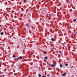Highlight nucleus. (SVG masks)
<instances>
[{
    "instance_id": "f257e3e1",
    "label": "nucleus",
    "mask_w": 77,
    "mask_h": 77,
    "mask_svg": "<svg viewBox=\"0 0 77 77\" xmlns=\"http://www.w3.org/2000/svg\"><path fill=\"white\" fill-rule=\"evenodd\" d=\"M23 59V57L22 56H20L19 57L17 58V59L19 60H21Z\"/></svg>"
},
{
    "instance_id": "f03ea898",
    "label": "nucleus",
    "mask_w": 77,
    "mask_h": 77,
    "mask_svg": "<svg viewBox=\"0 0 77 77\" xmlns=\"http://www.w3.org/2000/svg\"><path fill=\"white\" fill-rule=\"evenodd\" d=\"M55 65L54 64H52L51 65V67H53V68H54L55 66Z\"/></svg>"
},
{
    "instance_id": "7ed1b4c3",
    "label": "nucleus",
    "mask_w": 77,
    "mask_h": 77,
    "mask_svg": "<svg viewBox=\"0 0 77 77\" xmlns=\"http://www.w3.org/2000/svg\"><path fill=\"white\" fill-rule=\"evenodd\" d=\"M65 75H66V72H64V74H62V76H64Z\"/></svg>"
},
{
    "instance_id": "20e7f679",
    "label": "nucleus",
    "mask_w": 77,
    "mask_h": 77,
    "mask_svg": "<svg viewBox=\"0 0 77 77\" xmlns=\"http://www.w3.org/2000/svg\"><path fill=\"white\" fill-rule=\"evenodd\" d=\"M26 26H27H27H29V23H28L27 24H26Z\"/></svg>"
},
{
    "instance_id": "39448f33",
    "label": "nucleus",
    "mask_w": 77,
    "mask_h": 77,
    "mask_svg": "<svg viewBox=\"0 0 77 77\" xmlns=\"http://www.w3.org/2000/svg\"><path fill=\"white\" fill-rule=\"evenodd\" d=\"M46 53H47V52L46 51H45L44 52H43V54H46Z\"/></svg>"
},
{
    "instance_id": "423d86ee",
    "label": "nucleus",
    "mask_w": 77,
    "mask_h": 77,
    "mask_svg": "<svg viewBox=\"0 0 77 77\" xmlns=\"http://www.w3.org/2000/svg\"><path fill=\"white\" fill-rule=\"evenodd\" d=\"M48 57H47V56H46L45 57V59H48Z\"/></svg>"
},
{
    "instance_id": "0eeeda50",
    "label": "nucleus",
    "mask_w": 77,
    "mask_h": 77,
    "mask_svg": "<svg viewBox=\"0 0 77 77\" xmlns=\"http://www.w3.org/2000/svg\"><path fill=\"white\" fill-rule=\"evenodd\" d=\"M38 76H39V77H41V74L40 73H38Z\"/></svg>"
},
{
    "instance_id": "6e6552de",
    "label": "nucleus",
    "mask_w": 77,
    "mask_h": 77,
    "mask_svg": "<svg viewBox=\"0 0 77 77\" xmlns=\"http://www.w3.org/2000/svg\"><path fill=\"white\" fill-rule=\"evenodd\" d=\"M12 57H13V58H15V57H16V56H15V55H13Z\"/></svg>"
},
{
    "instance_id": "1a4fd4ad",
    "label": "nucleus",
    "mask_w": 77,
    "mask_h": 77,
    "mask_svg": "<svg viewBox=\"0 0 77 77\" xmlns=\"http://www.w3.org/2000/svg\"><path fill=\"white\" fill-rule=\"evenodd\" d=\"M3 34H4V33H3V32H1V35H3Z\"/></svg>"
},
{
    "instance_id": "9d476101",
    "label": "nucleus",
    "mask_w": 77,
    "mask_h": 77,
    "mask_svg": "<svg viewBox=\"0 0 77 77\" xmlns=\"http://www.w3.org/2000/svg\"><path fill=\"white\" fill-rule=\"evenodd\" d=\"M54 38H51V40L52 41H54Z\"/></svg>"
},
{
    "instance_id": "9b49d317",
    "label": "nucleus",
    "mask_w": 77,
    "mask_h": 77,
    "mask_svg": "<svg viewBox=\"0 0 77 77\" xmlns=\"http://www.w3.org/2000/svg\"><path fill=\"white\" fill-rule=\"evenodd\" d=\"M65 65L66 66H68V64L66 63L65 64Z\"/></svg>"
},
{
    "instance_id": "f8f14e48",
    "label": "nucleus",
    "mask_w": 77,
    "mask_h": 77,
    "mask_svg": "<svg viewBox=\"0 0 77 77\" xmlns=\"http://www.w3.org/2000/svg\"><path fill=\"white\" fill-rule=\"evenodd\" d=\"M60 66L61 68H62V65L61 64H60Z\"/></svg>"
},
{
    "instance_id": "ddd939ff",
    "label": "nucleus",
    "mask_w": 77,
    "mask_h": 77,
    "mask_svg": "<svg viewBox=\"0 0 77 77\" xmlns=\"http://www.w3.org/2000/svg\"><path fill=\"white\" fill-rule=\"evenodd\" d=\"M73 21H74V22H75L76 21V20L75 19H74Z\"/></svg>"
},
{
    "instance_id": "4468645a",
    "label": "nucleus",
    "mask_w": 77,
    "mask_h": 77,
    "mask_svg": "<svg viewBox=\"0 0 77 77\" xmlns=\"http://www.w3.org/2000/svg\"><path fill=\"white\" fill-rule=\"evenodd\" d=\"M2 63H1V62H0V66H2Z\"/></svg>"
},
{
    "instance_id": "2eb2a0df",
    "label": "nucleus",
    "mask_w": 77,
    "mask_h": 77,
    "mask_svg": "<svg viewBox=\"0 0 77 77\" xmlns=\"http://www.w3.org/2000/svg\"><path fill=\"white\" fill-rule=\"evenodd\" d=\"M23 2L24 3H26V0H24V1H23Z\"/></svg>"
},
{
    "instance_id": "dca6fc26",
    "label": "nucleus",
    "mask_w": 77,
    "mask_h": 77,
    "mask_svg": "<svg viewBox=\"0 0 77 77\" xmlns=\"http://www.w3.org/2000/svg\"><path fill=\"white\" fill-rule=\"evenodd\" d=\"M29 33H31L32 32H31V31H30V30H29Z\"/></svg>"
},
{
    "instance_id": "f3484780",
    "label": "nucleus",
    "mask_w": 77,
    "mask_h": 77,
    "mask_svg": "<svg viewBox=\"0 0 77 77\" xmlns=\"http://www.w3.org/2000/svg\"><path fill=\"white\" fill-rule=\"evenodd\" d=\"M46 63H47V64L48 65H49V63H48V62H47Z\"/></svg>"
},
{
    "instance_id": "a211bd4d",
    "label": "nucleus",
    "mask_w": 77,
    "mask_h": 77,
    "mask_svg": "<svg viewBox=\"0 0 77 77\" xmlns=\"http://www.w3.org/2000/svg\"><path fill=\"white\" fill-rule=\"evenodd\" d=\"M2 26H3V25H0V27H2Z\"/></svg>"
},
{
    "instance_id": "6ab92c4d",
    "label": "nucleus",
    "mask_w": 77,
    "mask_h": 77,
    "mask_svg": "<svg viewBox=\"0 0 77 77\" xmlns=\"http://www.w3.org/2000/svg\"><path fill=\"white\" fill-rule=\"evenodd\" d=\"M55 56H57L58 55L57 54H55Z\"/></svg>"
},
{
    "instance_id": "aec40b11",
    "label": "nucleus",
    "mask_w": 77,
    "mask_h": 77,
    "mask_svg": "<svg viewBox=\"0 0 77 77\" xmlns=\"http://www.w3.org/2000/svg\"><path fill=\"white\" fill-rule=\"evenodd\" d=\"M42 77H45V75H44L42 76Z\"/></svg>"
},
{
    "instance_id": "412c9836",
    "label": "nucleus",
    "mask_w": 77,
    "mask_h": 77,
    "mask_svg": "<svg viewBox=\"0 0 77 77\" xmlns=\"http://www.w3.org/2000/svg\"><path fill=\"white\" fill-rule=\"evenodd\" d=\"M32 34H33V35H34V34H35V33H32Z\"/></svg>"
},
{
    "instance_id": "4be33fe9",
    "label": "nucleus",
    "mask_w": 77,
    "mask_h": 77,
    "mask_svg": "<svg viewBox=\"0 0 77 77\" xmlns=\"http://www.w3.org/2000/svg\"><path fill=\"white\" fill-rule=\"evenodd\" d=\"M53 69H55V68H54Z\"/></svg>"
},
{
    "instance_id": "5701e85b",
    "label": "nucleus",
    "mask_w": 77,
    "mask_h": 77,
    "mask_svg": "<svg viewBox=\"0 0 77 77\" xmlns=\"http://www.w3.org/2000/svg\"><path fill=\"white\" fill-rule=\"evenodd\" d=\"M1 75H0V77H1Z\"/></svg>"
},
{
    "instance_id": "b1692460",
    "label": "nucleus",
    "mask_w": 77,
    "mask_h": 77,
    "mask_svg": "<svg viewBox=\"0 0 77 77\" xmlns=\"http://www.w3.org/2000/svg\"><path fill=\"white\" fill-rule=\"evenodd\" d=\"M41 65H42V64Z\"/></svg>"
},
{
    "instance_id": "393cba45",
    "label": "nucleus",
    "mask_w": 77,
    "mask_h": 77,
    "mask_svg": "<svg viewBox=\"0 0 77 77\" xmlns=\"http://www.w3.org/2000/svg\"><path fill=\"white\" fill-rule=\"evenodd\" d=\"M18 63H20V62H18Z\"/></svg>"
},
{
    "instance_id": "a878e982",
    "label": "nucleus",
    "mask_w": 77,
    "mask_h": 77,
    "mask_svg": "<svg viewBox=\"0 0 77 77\" xmlns=\"http://www.w3.org/2000/svg\"><path fill=\"white\" fill-rule=\"evenodd\" d=\"M50 66V64L49 66Z\"/></svg>"
},
{
    "instance_id": "bb28decb",
    "label": "nucleus",
    "mask_w": 77,
    "mask_h": 77,
    "mask_svg": "<svg viewBox=\"0 0 77 77\" xmlns=\"http://www.w3.org/2000/svg\"><path fill=\"white\" fill-rule=\"evenodd\" d=\"M70 32L71 33V31H70Z\"/></svg>"
},
{
    "instance_id": "cd10ccee",
    "label": "nucleus",
    "mask_w": 77,
    "mask_h": 77,
    "mask_svg": "<svg viewBox=\"0 0 77 77\" xmlns=\"http://www.w3.org/2000/svg\"><path fill=\"white\" fill-rule=\"evenodd\" d=\"M49 69V68H48V69Z\"/></svg>"
},
{
    "instance_id": "c85d7f7f",
    "label": "nucleus",
    "mask_w": 77,
    "mask_h": 77,
    "mask_svg": "<svg viewBox=\"0 0 77 77\" xmlns=\"http://www.w3.org/2000/svg\"><path fill=\"white\" fill-rule=\"evenodd\" d=\"M77 33V32H76V33Z\"/></svg>"
}]
</instances>
